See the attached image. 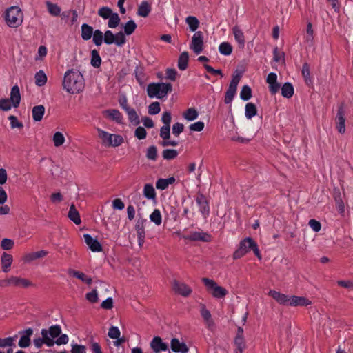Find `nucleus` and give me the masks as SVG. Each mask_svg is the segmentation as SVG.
I'll return each instance as SVG.
<instances>
[{"mask_svg":"<svg viewBox=\"0 0 353 353\" xmlns=\"http://www.w3.org/2000/svg\"><path fill=\"white\" fill-rule=\"evenodd\" d=\"M305 41L309 44L312 45L314 43V32L312 28V25L310 22L307 24L306 34L305 35Z\"/></svg>","mask_w":353,"mask_h":353,"instance_id":"nucleus-41","label":"nucleus"},{"mask_svg":"<svg viewBox=\"0 0 353 353\" xmlns=\"http://www.w3.org/2000/svg\"><path fill=\"white\" fill-rule=\"evenodd\" d=\"M232 30L239 46L243 48L245 46V38L243 31L238 26L233 27Z\"/></svg>","mask_w":353,"mask_h":353,"instance_id":"nucleus-27","label":"nucleus"},{"mask_svg":"<svg viewBox=\"0 0 353 353\" xmlns=\"http://www.w3.org/2000/svg\"><path fill=\"white\" fill-rule=\"evenodd\" d=\"M162 155L165 159H173L178 155V152L173 149H167L163 151Z\"/></svg>","mask_w":353,"mask_h":353,"instance_id":"nucleus-56","label":"nucleus"},{"mask_svg":"<svg viewBox=\"0 0 353 353\" xmlns=\"http://www.w3.org/2000/svg\"><path fill=\"white\" fill-rule=\"evenodd\" d=\"M93 28L86 23L81 26V37L83 40L88 41L91 39L94 33Z\"/></svg>","mask_w":353,"mask_h":353,"instance_id":"nucleus-35","label":"nucleus"},{"mask_svg":"<svg viewBox=\"0 0 353 353\" xmlns=\"http://www.w3.org/2000/svg\"><path fill=\"white\" fill-rule=\"evenodd\" d=\"M108 26L110 28H117L120 23V17L117 13L113 12V14L108 18Z\"/></svg>","mask_w":353,"mask_h":353,"instance_id":"nucleus-48","label":"nucleus"},{"mask_svg":"<svg viewBox=\"0 0 353 353\" xmlns=\"http://www.w3.org/2000/svg\"><path fill=\"white\" fill-rule=\"evenodd\" d=\"M14 241L10 239H3L1 243V247L5 250H10L14 246Z\"/></svg>","mask_w":353,"mask_h":353,"instance_id":"nucleus-64","label":"nucleus"},{"mask_svg":"<svg viewBox=\"0 0 353 353\" xmlns=\"http://www.w3.org/2000/svg\"><path fill=\"white\" fill-rule=\"evenodd\" d=\"M201 315L205 322L208 327H211L214 325V321L212 319L210 312L206 308L205 305L202 304L201 305Z\"/></svg>","mask_w":353,"mask_h":353,"instance_id":"nucleus-28","label":"nucleus"},{"mask_svg":"<svg viewBox=\"0 0 353 353\" xmlns=\"http://www.w3.org/2000/svg\"><path fill=\"white\" fill-rule=\"evenodd\" d=\"M257 112L256 105L252 103H248L245 108V116L247 119H250L254 117Z\"/></svg>","mask_w":353,"mask_h":353,"instance_id":"nucleus-42","label":"nucleus"},{"mask_svg":"<svg viewBox=\"0 0 353 353\" xmlns=\"http://www.w3.org/2000/svg\"><path fill=\"white\" fill-rule=\"evenodd\" d=\"M268 294L279 304L291 307H303L310 305L312 302L305 296L288 295L274 290H270Z\"/></svg>","mask_w":353,"mask_h":353,"instance_id":"nucleus-2","label":"nucleus"},{"mask_svg":"<svg viewBox=\"0 0 353 353\" xmlns=\"http://www.w3.org/2000/svg\"><path fill=\"white\" fill-rule=\"evenodd\" d=\"M172 90L170 83H152L148 84L147 93L150 98L163 99L167 97L168 94Z\"/></svg>","mask_w":353,"mask_h":353,"instance_id":"nucleus-5","label":"nucleus"},{"mask_svg":"<svg viewBox=\"0 0 353 353\" xmlns=\"http://www.w3.org/2000/svg\"><path fill=\"white\" fill-rule=\"evenodd\" d=\"M61 332L60 325H55L47 329L41 330V336L46 339V345L48 347H52L54 344V339L58 337Z\"/></svg>","mask_w":353,"mask_h":353,"instance_id":"nucleus-8","label":"nucleus"},{"mask_svg":"<svg viewBox=\"0 0 353 353\" xmlns=\"http://www.w3.org/2000/svg\"><path fill=\"white\" fill-rule=\"evenodd\" d=\"M266 82L268 84L269 91L272 94H275L280 90L281 85L277 81V74L276 73H269L266 78Z\"/></svg>","mask_w":353,"mask_h":353,"instance_id":"nucleus-13","label":"nucleus"},{"mask_svg":"<svg viewBox=\"0 0 353 353\" xmlns=\"http://www.w3.org/2000/svg\"><path fill=\"white\" fill-rule=\"evenodd\" d=\"M101 63V59L99 52L97 50H92L91 52L90 64L94 68H99Z\"/></svg>","mask_w":353,"mask_h":353,"instance_id":"nucleus-45","label":"nucleus"},{"mask_svg":"<svg viewBox=\"0 0 353 353\" xmlns=\"http://www.w3.org/2000/svg\"><path fill=\"white\" fill-rule=\"evenodd\" d=\"M10 281L12 285L17 287L28 288L32 285V283L28 279L17 276H11Z\"/></svg>","mask_w":353,"mask_h":353,"instance_id":"nucleus-29","label":"nucleus"},{"mask_svg":"<svg viewBox=\"0 0 353 353\" xmlns=\"http://www.w3.org/2000/svg\"><path fill=\"white\" fill-rule=\"evenodd\" d=\"M336 128L339 133L344 134L345 132V114L342 108H340L336 114Z\"/></svg>","mask_w":353,"mask_h":353,"instance_id":"nucleus-20","label":"nucleus"},{"mask_svg":"<svg viewBox=\"0 0 353 353\" xmlns=\"http://www.w3.org/2000/svg\"><path fill=\"white\" fill-rule=\"evenodd\" d=\"M170 135V125H163L160 130V137L163 141L169 139Z\"/></svg>","mask_w":353,"mask_h":353,"instance_id":"nucleus-63","label":"nucleus"},{"mask_svg":"<svg viewBox=\"0 0 353 353\" xmlns=\"http://www.w3.org/2000/svg\"><path fill=\"white\" fill-rule=\"evenodd\" d=\"M68 272L69 275L77 278L78 279L81 280L83 283H85L86 284L90 285L92 282V279L91 277L88 276L86 274L80 271L70 269L68 270Z\"/></svg>","mask_w":353,"mask_h":353,"instance_id":"nucleus-24","label":"nucleus"},{"mask_svg":"<svg viewBox=\"0 0 353 353\" xmlns=\"http://www.w3.org/2000/svg\"><path fill=\"white\" fill-rule=\"evenodd\" d=\"M175 181L176 179L173 176L168 179H159L156 182V188L160 190H166L170 185L173 184Z\"/></svg>","mask_w":353,"mask_h":353,"instance_id":"nucleus-23","label":"nucleus"},{"mask_svg":"<svg viewBox=\"0 0 353 353\" xmlns=\"http://www.w3.org/2000/svg\"><path fill=\"white\" fill-rule=\"evenodd\" d=\"M126 37L121 31L114 34L110 30H106L104 33V43L108 45L115 44L121 47L126 43Z\"/></svg>","mask_w":353,"mask_h":353,"instance_id":"nucleus-7","label":"nucleus"},{"mask_svg":"<svg viewBox=\"0 0 353 353\" xmlns=\"http://www.w3.org/2000/svg\"><path fill=\"white\" fill-rule=\"evenodd\" d=\"M236 89L228 88L224 99V101L226 104L230 103L232 102L234 95L236 94Z\"/></svg>","mask_w":353,"mask_h":353,"instance_id":"nucleus-55","label":"nucleus"},{"mask_svg":"<svg viewBox=\"0 0 353 353\" xmlns=\"http://www.w3.org/2000/svg\"><path fill=\"white\" fill-rule=\"evenodd\" d=\"M125 112L128 114L129 121L132 124L137 125L140 123L139 117L134 109L130 108Z\"/></svg>","mask_w":353,"mask_h":353,"instance_id":"nucleus-43","label":"nucleus"},{"mask_svg":"<svg viewBox=\"0 0 353 353\" xmlns=\"http://www.w3.org/2000/svg\"><path fill=\"white\" fill-rule=\"evenodd\" d=\"M112 14V10L108 7H102L98 11V14L104 19H108Z\"/></svg>","mask_w":353,"mask_h":353,"instance_id":"nucleus-53","label":"nucleus"},{"mask_svg":"<svg viewBox=\"0 0 353 353\" xmlns=\"http://www.w3.org/2000/svg\"><path fill=\"white\" fill-rule=\"evenodd\" d=\"M205 124L203 121H197L194 123H192L189 126V129L190 131L193 132H201L204 129Z\"/></svg>","mask_w":353,"mask_h":353,"instance_id":"nucleus-59","label":"nucleus"},{"mask_svg":"<svg viewBox=\"0 0 353 353\" xmlns=\"http://www.w3.org/2000/svg\"><path fill=\"white\" fill-rule=\"evenodd\" d=\"M103 114L105 117L113 121H115L117 123H122L123 122V115L118 110H107L103 112Z\"/></svg>","mask_w":353,"mask_h":353,"instance_id":"nucleus-19","label":"nucleus"},{"mask_svg":"<svg viewBox=\"0 0 353 353\" xmlns=\"http://www.w3.org/2000/svg\"><path fill=\"white\" fill-rule=\"evenodd\" d=\"M35 84L38 87H42L47 83L48 77L44 71L39 70L34 75Z\"/></svg>","mask_w":353,"mask_h":353,"instance_id":"nucleus-33","label":"nucleus"},{"mask_svg":"<svg viewBox=\"0 0 353 353\" xmlns=\"http://www.w3.org/2000/svg\"><path fill=\"white\" fill-rule=\"evenodd\" d=\"M190 239L192 241H201L205 242L210 241L211 236L206 232H194L191 233Z\"/></svg>","mask_w":353,"mask_h":353,"instance_id":"nucleus-31","label":"nucleus"},{"mask_svg":"<svg viewBox=\"0 0 353 353\" xmlns=\"http://www.w3.org/2000/svg\"><path fill=\"white\" fill-rule=\"evenodd\" d=\"M46 5L50 15L53 17H58L61 14V9L57 3L48 1L46 2Z\"/></svg>","mask_w":353,"mask_h":353,"instance_id":"nucleus-34","label":"nucleus"},{"mask_svg":"<svg viewBox=\"0 0 353 353\" xmlns=\"http://www.w3.org/2000/svg\"><path fill=\"white\" fill-rule=\"evenodd\" d=\"M183 117L188 121H192L199 117V112L195 108H190L183 113Z\"/></svg>","mask_w":353,"mask_h":353,"instance_id":"nucleus-36","label":"nucleus"},{"mask_svg":"<svg viewBox=\"0 0 353 353\" xmlns=\"http://www.w3.org/2000/svg\"><path fill=\"white\" fill-rule=\"evenodd\" d=\"M234 353H243L246 348V341L243 334V329L238 327L236 336L234 339Z\"/></svg>","mask_w":353,"mask_h":353,"instance_id":"nucleus-11","label":"nucleus"},{"mask_svg":"<svg viewBox=\"0 0 353 353\" xmlns=\"http://www.w3.org/2000/svg\"><path fill=\"white\" fill-rule=\"evenodd\" d=\"M143 195L148 199H155L156 192L152 184H145L143 190Z\"/></svg>","mask_w":353,"mask_h":353,"instance_id":"nucleus-39","label":"nucleus"},{"mask_svg":"<svg viewBox=\"0 0 353 353\" xmlns=\"http://www.w3.org/2000/svg\"><path fill=\"white\" fill-rule=\"evenodd\" d=\"M196 202L199 207V211L203 216H206L209 214V205L203 196H198L196 199Z\"/></svg>","mask_w":353,"mask_h":353,"instance_id":"nucleus-25","label":"nucleus"},{"mask_svg":"<svg viewBox=\"0 0 353 353\" xmlns=\"http://www.w3.org/2000/svg\"><path fill=\"white\" fill-rule=\"evenodd\" d=\"M203 48V34L201 31L195 32L192 37L191 42L190 43V49L195 54H199L202 52Z\"/></svg>","mask_w":353,"mask_h":353,"instance_id":"nucleus-9","label":"nucleus"},{"mask_svg":"<svg viewBox=\"0 0 353 353\" xmlns=\"http://www.w3.org/2000/svg\"><path fill=\"white\" fill-rule=\"evenodd\" d=\"M52 142L54 147H61L65 142V136L61 132H56L52 136Z\"/></svg>","mask_w":353,"mask_h":353,"instance_id":"nucleus-38","label":"nucleus"},{"mask_svg":"<svg viewBox=\"0 0 353 353\" xmlns=\"http://www.w3.org/2000/svg\"><path fill=\"white\" fill-rule=\"evenodd\" d=\"M219 50L221 54L228 56L232 52V47L228 42H222L219 46Z\"/></svg>","mask_w":353,"mask_h":353,"instance_id":"nucleus-47","label":"nucleus"},{"mask_svg":"<svg viewBox=\"0 0 353 353\" xmlns=\"http://www.w3.org/2000/svg\"><path fill=\"white\" fill-rule=\"evenodd\" d=\"M137 26V23H135V21L134 20H129L123 26V30L124 32H123L124 33V35H131L134 32V30H136Z\"/></svg>","mask_w":353,"mask_h":353,"instance_id":"nucleus-40","label":"nucleus"},{"mask_svg":"<svg viewBox=\"0 0 353 353\" xmlns=\"http://www.w3.org/2000/svg\"><path fill=\"white\" fill-rule=\"evenodd\" d=\"M33 330L31 328H28L25 330L24 334L21 336L19 341V345L21 347H27L29 346L30 343V336L32 334Z\"/></svg>","mask_w":353,"mask_h":353,"instance_id":"nucleus-30","label":"nucleus"},{"mask_svg":"<svg viewBox=\"0 0 353 353\" xmlns=\"http://www.w3.org/2000/svg\"><path fill=\"white\" fill-rule=\"evenodd\" d=\"M8 120L10 121V127L11 128H18L21 129L23 128V124L22 122L19 121L18 119L14 116L10 115L8 117Z\"/></svg>","mask_w":353,"mask_h":353,"instance_id":"nucleus-52","label":"nucleus"},{"mask_svg":"<svg viewBox=\"0 0 353 353\" xmlns=\"http://www.w3.org/2000/svg\"><path fill=\"white\" fill-rule=\"evenodd\" d=\"M174 290L183 296H189L192 292V289L190 286L184 283L175 281L173 283Z\"/></svg>","mask_w":353,"mask_h":353,"instance_id":"nucleus-16","label":"nucleus"},{"mask_svg":"<svg viewBox=\"0 0 353 353\" xmlns=\"http://www.w3.org/2000/svg\"><path fill=\"white\" fill-rule=\"evenodd\" d=\"M102 145L108 148H117L124 143V138L119 134H112L101 128L97 129Z\"/></svg>","mask_w":353,"mask_h":353,"instance_id":"nucleus-4","label":"nucleus"},{"mask_svg":"<svg viewBox=\"0 0 353 353\" xmlns=\"http://www.w3.org/2000/svg\"><path fill=\"white\" fill-rule=\"evenodd\" d=\"M241 78V75L239 72H236L233 74L232 79L230 81V83L229 85V88L237 89V85L240 81V79Z\"/></svg>","mask_w":353,"mask_h":353,"instance_id":"nucleus-62","label":"nucleus"},{"mask_svg":"<svg viewBox=\"0 0 353 353\" xmlns=\"http://www.w3.org/2000/svg\"><path fill=\"white\" fill-rule=\"evenodd\" d=\"M83 239L88 248L94 252H99L102 250L100 243L88 234H83Z\"/></svg>","mask_w":353,"mask_h":353,"instance_id":"nucleus-14","label":"nucleus"},{"mask_svg":"<svg viewBox=\"0 0 353 353\" xmlns=\"http://www.w3.org/2000/svg\"><path fill=\"white\" fill-rule=\"evenodd\" d=\"M150 348L154 353H160L168 350V345L163 342L160 336H154L150 343Z\"/></svg>","mask_w":353,"mask_h":353,"instance_id":"nucleus-12","label":"nucleus"},{"mask_svg":"<svg viewBox=\"0 0 353 353\" xmlns=\"http://www.w3.org/2000/svg\"><path fill=\"white\" fill-rule=\"evenodd\" d=\"M68 216L76 225H79L81 223L79 213L73 204H72L70 207Z\"/></svg>","mask_w":353,"mask_h":353,"instance_id":"nucleus-32","label":"nucleus"},{"mask_svg":"<svg viewBox=\"0 0 353 353\" xmlns=\"http://www.w3.org/2000/svg\"><path fill=\"white\" fill-rule=\"evenodd\" d=\"M13 258L12 256L6 253L3 252L1 255V268L2 271L3 272H8L10 271V266L12 263Z\"/></svg>","mask_w":353,"mask_h":353,"instance_id":"nucleus-22","label":"nucleus"},{"mask_svg":"<svg viewBox=\"0 0 353 353\" xmlns=\"http://www.w3.org/2000/svg\"><path fill=\"white\" fill-rule=\"evenodd\" d=\"M241 78V75L239 72H236L233 74L232 79L230 81V83L229 85V88L237 89V85L240 81V79Z\"/></svg>","mask_w":353,"mask_h":353,"instance_id":"nucleus-60","label":"nucleus"},{"mask_svg":"<svg viewBox=\"0 0 353 353\" xmlns=\"http://www.w3.org/2000/svg\"><path fill=\"white\" fill-rule=\"evenodd\" d=\"M252 97V90L248 85H244L240 92V98L243 101H248Z\"/></svg>","mask_w":353,"mask_h":353,"instance_id":"nucleus-51","label":"nucleus"},{"mask_svg":"<svg viewBox=\"0 0 353 353\" xmlns=\"http://www.w3.org/2000/svg\"><path fill=\"white\" fill-rule=\"evenodd\" d=\"M3 19L6 25L10 28H18L23 21V13L17 6H12L6 9Z\"/></svg>","mask_w":353,"mask_h":353,"instance_id":"nucleus-3","label":"nucleus"},{"mask_svg":"<svg viewBox=\"0 0 353 353\" xmlns=\"http://www.w3.org/2000/svg\"><path fill=\"white\" fill-rule=\"evenodd\" d=\"M189 59V55L187 52H182L179 58L178 61V67L180 70H184L186 69L188 65V62Z\"/></svg>","mask_w":353,"mask_h":353,"instance_id":"nucleus-46","label":"nucleus"},{"mask_svg":"<svg viewBox=\"0 0 353 353\" xmlns=\"http://www.w3.org/2000/svg\"><path fill=\"white\" fill-rule=\"evenodd\" d=\"M63 89L68 94H77L85 88V79L80 71L75 69L67 70L62 82Z\"/></svg>","mask_w":353,"mask_h":353,"instance_id":"nucleus-1","label":"nucleus"},{"mask_svg":"<svg viewBox=\"0 0 353 353\" xmlns=\"http://www.w3.org/2000/svg\"><path fill=\"white\" fill-rule=\"evenodd\" d=\"M93 43L99 46L104 41V34L100 30H96L93 33Z\"/></svg>","mask_w":353,"mask_h":353,"instance_id":"nucleus-50","label":"nucleus"},{"mask_svg":"<svg viewBox=\"0 0 353 353\" xmlns=\"http://www.w3.org/2000/svg\"><path fill=\"white\" fill-rule=\"evenodd\" d=\"M281 94L285 98H291L294 92V87L290 83H285L281 88Z\"/></svg>","mask_w":353,"mask_h":353,"instance_id":"nucleus-37","label":"nucleus"},{"mask_svg":"<svg viewBox=\"0 0 353 353\" xmlns=\"http://www.w3.org/2000/svg\"><path fill=\"white\" fill-rule=\"evenodd\" d=\"M161 111L159 102H152L148 107V113L152 115L157 114Z\"/></svg>","mask_w":353,"mask_h":353,"instance_id":"nucleus-57","label":"nucleus"},{"mask_svg":"<svg viewBox=\"0 0 353 353\" xmlns=\"http://www.w3.org/2000/svg\"><path fill=\"white\" fill-rule=\"evenodd\" d=\"M254 241L252 238L248 237L240 242L239 248L234 252L233 258L234 259H240L245 254L250 252L252 248Z\"/></svg>","mask_w":353,"mask_h":353,"instance_id":"nucleus-10","label":"nucleus"},{"mask_svg":"<svg viewBox=\"0 0 353 353\" xmlns=\"http://www.w3.org/2000/svg\"><path fill=\"white\" fill-rule=\"evenodd\" d=\"M146 157L148 159L155 161L157 158V150L154 145L150 146L147 149Z\"/></svg>","mask_w":353,"mask_h":353,"instance_id":"nucleus-54","label":"nucleus"},{"mask_svg":"<svg viewBox=\"0 0 353 353\" xmlns=\"http://www.w3.org/2000/svg\"><path fill=\"white\" fill-rule=\"evenodd\" d=\"M185 23L188 24L191 32H196V30L199 26V21L196 17L188 16L185 19Z\"/></svg>","mask_w":353,"mask_h":353,"instance_id":"nucleus-44","label":"nucleus"},{"mask_svg":"<svg viewBox=\"0 0 353 353\" xmlns=\"http://www.w3.org/2000/svg\"><path fill=\"white\" fill-rule=\"evenodd\" d=\"M13 108L19 107L21 101L20 90L18 85H14L12 88L10 94V99Z\"/></svg>","mask_w":353,"mask_h":353,"instance_id":"nucleus-18","label":"nucleus"},{"mask_svg":"<svg viewBox=\"0 0 353 353\" xmlns=\"http://www.w3.org/2000/svg\"><path fill=\"white\" fill-rule=\"evenodd\" d=\"M108 334L110 338L114 339L121 336V332L118 327L112 326L110 327Z\"/></svg>","mask_w":353,"mask_h":353,"instance_id":"nucleus-58","label":"nucleus"},{"mask_svg":"<svg viewBox=\"0 0 353 353\" xmlns=\"http://www.w3.org/2000/svg\"><path fill=\"white\" fill-rule=\"evenodd\" d=\"M171 350L174 352L179 353H187L188 352V347L187 345L181 342L178 339L173 338L170 341Z\"/></svg>","mask_w":353,"mask_h":353,"instance_id":"nucleus-17","label":"nucleus"},{"mask_svg":"<svg viewBox=\"0 0 353 353\" xmlns=\"http://www.w3.org/2000/svg\"><path fill=\"white\" fill-rule=\"evenodd\" d=\"M48 254V251L44 250L38 252H28L24 254V256L22 258V260L26 263H30L32 261H35L38 259L46 256Z\"/></svg>","mask_w":353,"mask_h":353,"instance_id":"nucleus-15","label":"nucleus"},{"mask_svg":"<svg viewBox=\"0 0 353 353\" xmlns=\"http://www.w3.org/2000/svg\"><path fill=\"white\" fill-rule=\"evenodd\" d=\"M152 10L151 3L146 1H142L138 6L137 14L141 17H147Z\"/></svg>","mask_w":353,"mask_h":353,"instance_id":"nucleus-21","label":"nucleus"},{"mask_svg":"<svg viewBox=\"0 0 353 353\" xmlns=\"http://www.w3.org/2000/svg\"><path fill=\"white\" fill-rule=\"evenodd\" d=\"M150 219L157 225H160L162 222V216L159 210L155 209L150 215Z\"/></svg>","mask_w":353,"mask_h":353,"instance_id":"nucleus-49","label":"nucleus"},{"mask_svg":"<svg viewBox=\"0 0 353 353\" xmlns=\"http://www.w3.org/2000/svg\"><path fill=\"white\" fill-rule=\"evenodd\" d=\"M207 292L216 299H222L228 294L226 288L219 285L214 280L204 277L201 279Z\"/></svg>","mask_w":353,"mask_h":353,"instance_id":"nucleus-6","label":"nucleus"},{"mask_svg":"<svg viewBox=\"0 0 353 353\" xmlns=\"http://www.w3.org/2000/svg\"><path fill=\"white\" fill-rule=\"evenodd\" d=\"M241 78V75L239 72H236L233 74L232 79L230 81V83L229 85V88L237 89V85L240 81V79Z\"/></svg>","mask_w":353,"mask_h":353,"instance_id":"nucleus-61","label":"nucleus"},{"mask_svg":"<svg viewBox=\"0 0 353 353\" xmlns=\"http://www.w3.org/2000/svg\"><path fill=\"white\" fill-rule=\"evenodd\" d=\"M44 114L45 107L42 105H36L32 110V119L34 121H41Z\"/></svg>","mask_w":353,"mask_h":353,"instance_id":"nucleus-26","label":"nucleus"}]
</instances>
